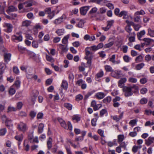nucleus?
Wrapping results in <instances>:
<instances>
[{
  "instance_id": "1",
  "label": "nucleus",
  "mask_w": 154,
  "mask_h": 154,
  "mask_svg": "<svg viewBox=\"0 0 154 154\" xmlns=\"http://www.w3.org/2000/svg\"><path fill=\"white\" fill-rule=\"evenodd\" d=\"M124 95L125 97H128L132 96L133 94V91L130 87L124 86L123 88Z\"/></svg>"
},
{
  "instance_id": "2",
  "label": "nucleus",
  "mask_w": 154,
  "mask_h": 154,
  "mask_svg": "<svg viewBox=\"0 0 154 154\" xmlns=\"http://www.w3.org/2000/svg\"><path fill=\"white\" fill-rule=\"evenodd\" d=\"M28 128L26 124L22 122H20L17 125V129L23 133L25 132Z\"/></svg>"
},
{
  "instance_id": "3",
  "label": "nucleus",
  "mask_w": 154,
  "mask_h": 154,
  "mask_svg": "<svg viewBox=\"0 0 154 154\" xmlns=\"http://www.w3.org/2000/svg\"><path fill=\"white\" fill-rule=\"evenodd\" d=\"M11 39L12 41L15 42H21L23 40L22 36L17 33L15 35L12 36Z\"/></svg>"
},
{
  "instance_id": "4",
  "label": "nucleus",
  "mask_w": 154,
  "mask_h": 154,
  "mask_svg": "<svg viewBox=\"0 0 154 154\" xmlns=\"http://www.w3.org/2000/svg\"><path fill=\"white\" fill-rule=\"evenodd\" d=\"M4 28V30L7 33H10L12 32L13 29V26L10 23H4L3 24Z\"/></svg>"
},
{
  "instance_id": "5",
  "label": "nucleus",
  "mask_w": 154,
  "mask_h": 154,
  "mask_svg": "<svg viewBox=\"0 0 154 154\" xmlns=\"http://www.w3.org/2000/svg\"><path fill=\"white\" fill-rule=\"evenodd\" d=\"M2 121L5 122L7 126L8 127L11 125H12V120L11 119L7 118L5 115L2 116Z\"/></svg>"
},
{
  "instance_id": "6",
  "label": "nucleus",
  "mask_w": 154,
  "mask_h": 154,
  "mask_svg": "<svg viewBox=\"0 0 154 154\" xmlns=\"http://www.w3.org/2000/svg\"><path fill=\"white\" fill-rule=\"evenodd\" d=\"M111 76L117 79H119L122 75V72L120 70H113L111 72Z\"/></svg>"
},
{
  "instance_id": "7",
  "label": "nucleus",
  "mask_w": 154,
  "mask_h": 154,
  "mask_svg": "<svg viewBox=\"0 0 154 154\" xmlns=\"http://www.w3.org/2000/svg\"><path fill=\"white\" fill-rule=\"evenodd\" d=\"M90 8V6H83L80 8V11L81 14L82 15H85Z\"/></svg>"
},
{
  "instance_id": "8",
  "label": "nucleus",
  "mask_w": 154,
  "mask_h": 154,
  "mask_svg": "<svg viewBox=\"0 0 154 154\" xmlns=\"http://www.w3.org/2000/svg\"><path fill=\"white\" fill-rule=\"evenodd\" d=\"M91 106L93 108L94 111L99 109L102 106V105L101 104H97L95 100H93L91 102Z\"/></svg>"
},
{
  "instance_id": "9",
  "label": "nucleus",
  "mask_w": 154,
  "mask_h": 154,
  "mask_svg": "<svg viewBox=\"0 0 154 154\" xmlns=\"http://www.w3.org/2000/svg\"><path fill=\"white\" fill-rule=\"evenodd\" d=\"M98 8L96 7L93 8L89 12V14L91 17H96V14L97 12Z\"/></svg>"
},
{
  "instance_id": "10",
  "label": "nucleus",
  "mask_w": 154,
  "mask_h": 154,
  "mask_svg": "<svg viewBox=\"0 0 154 154\" xmlns=\"http://www.w3.org/2000/svg\"><path fill=\"white\" fill-rule=\"evenodd\" d=\"M11 54L10 53H5L4 54V58L5 64H8L11 60Z\"/></svg>"
},
{
  "instance_id": "11",
  "label": "nucleus",
  "mask_w": 154,
  "mask_h": 154,
  "mask_svg": "<svg viewBox=\"0 0 154 154\" xmlns=\"http://www.w3.org/2000/svg\"><path fill=\"white\" fill-rule=\"evenodd\" d=\"M124 114V112H121L119 116L117 115H115L112 116V117L113 120L115 121L116 122L119 121L123 117Z\"/></svg>"
},
{
  "instance_id": "12",
  "label": "nucleus",
  "mask_w": 154,
  "mask_h": 154,
  "mask_svg": "<svg viewBox=\"0 0 154 154\" xmlns=\"http://www.w3.org/2000/svg\"><path fill=\"white\" fill-rule=\"evenodd\" d=\"M38 92L36 91H33V94L31 96L30 98L32 104L34 103L37 96L38 94Z\"/></svg>"
},
{
  "instance_id": "13",
  "label": "nucleus",
  "mask_w": 154,
  "mask_h": 154,
  "mask_svg": "<svg viewBox=\"0 0 154 154\" xmlns=\"http://www.w3.org/2000/svg\"><path fill=\"white\" fill-rule=\"evenodd\" d=\"M116 55L114 54L112 55L111 57L109 59V61L111 62L114 64H118L120 63V61L119 60L116 61L115 60Z\"/></svg>"
},
{
  "instance_id": "14",
  "label": "nucleus",
  "mask_w": 154,
  "mask_h": 154,
  "mask_svg": "<svg viewBox=\"0 0 154 154\" xmlns=\"http://www.w3.org/2000/svg\"><path fill=\"white\" fill-rule=\"evenodd\" d=\"M127 81V79L126 78H121L118 82V86L120 88H123L124 83Z\"/></svg>"
},
{
  "instance_id": "15",
  "label": "nucleus",
  "mask_w": 154,
  "mask_h": 154,
  "mask_svg": "<svg viewBox=\"0 0 154 154\" xmlns=\"http://www.w3.org/2000/svg\"><path fill=\"white\" fill-rule=\"evenodd\" d=\"M89 48H87L85 49L86 56L85 57V58L86 59H88L89 58H91L92 53L88 50Z\"/></svg>"
},
{
  "instance_id": "16",
  "label": "nucleus",
  "mask_w": 154,
  "mask_h": 154,
  "mask_svg": "<svg viewBox=\"0 0 154 154\" xmlns=\"http://www.w3.org/2000/svg\"><path fill=\"white\" fill-rule=\"evenodd\" d=\"M146 144L148 146H149L154 141V137H149L146 140Z\"/></svg>"
},
{
  "instance_id": "17",
  "label": "nucleus",
  "mask_w": 154,
  "mask_h": 154,
  "mask_svg": "<svg viewBox=\"0 0 154 154\" xmlns=\"http://www.w3.org/2000/svg\"><path fill=\"white\" fill-rule=\"evenodd\" d=\"M65 32V30L63 28L57 29L55 31V33L59 36L63 35Z\"/></svg>"
},
{
  "instance_id": "18",
  "label": "nucleus",
  "mask_w": 154,
  "mask_h": 154,
  "mask_svg": "<svg viewBox=\"0 0 154 154\" xmlns=\"http://www.w3.org/2000/svg\"><path fill=\"white\" fill-rule=\"evenodd\" d=\"M105 94L103 92H100L97 93L95 96L98 99H101L103 98L105 96Z\"/></svg>"
},
{
  "instance_id": "19",
  "label": "nucleus",
  "mask_w": 154,
  "mask_h": 154,
  "mask_svg": "<svg viewBox=\"0 0 154 154\" xmlns=\"http://www.w3.org/2000/svg\"><path fill=\"white\" fill-rule=\"evenodd\" d=\"M57 119L61 126L65 129H66L67 127L65 121L60 118H58Z\"/></svg>"
},
{
  "instance_id": "20",
  "label": "nucleus",
  "mask_w": 154,
  "mask_h": 154,
  "mask_svg": "<svg viewBox=\"0 0 154 154\" xmlns=\"http://www.w3.org/2000/svg\"><path fill=\"white\" fill-rule=\"evenodd\" d=\"M52 140L51 137H49L47 142V145L48 149L50 150L52 147Z\"/></svg>"
},
{
  "instance_id": "21",
  "label": "nucleus",
  "mask_w": 154,
  "mask_h": 154,
  "mask_svg": "<svg viewBox=\"0 0 154 154\" xmlns=\"http://www.w3.org/2000/svg\"><path fill=\"white\" fill-rule=\"evenodd\" d=\"M81 117L79 115H74L72 116V119L75 123L78 122L80 120Z\"/></svg>"
},
{
  "instance_id": "22",
  "label": "nucleus",
  "mask_w": 154,
  "mask_h": 154,
  "mask_svg": "<svg viewBox=\"0 0 154 154\" xmlns=\"http://www.w3.org/2000/svg\"><path fill=\"white\" fill-rule=\"evenodd\" d=\"M69 38V35H68L64 36L62 40V43L64 45L67 44L68 43V40Z\"/></svg>"
},
{
  "instance_id": "23",
  "label": "nucleus",
  "mask_w": 154,
  "mask_h": 154,
  "mask_svg": "<svg viewBox=\"0 0 154 154\" xmlns=\"http://www.w3.org/2000/svg\"><path fill=\"white\" fill-rule=\"evenodd\" d=\"M91 2L98 5H103L106 2V0H91Z\"/></svg>"
},
{
  "instance_id": "24",
  "label": "nucleus",
  "mask_w": 154,
  "mask_h": 154,
  "mask_svg": "<svg viewBox=\"0 0 154 154\" xmlns=\"http://www.w3.org/2000/svg\"><path fill=\"white\" fill-rule=\"evenodd\" d=\"M125 139V136L123 134H120L118 136L117 142L119 143L122 142Z\"/></svg>"
},
{
  "instance_id": "25",
  "label": "nucleus",
  "mask_w": 154,
  "mask_h": 154,
  "mask_svg": "<svg viewBox=\"0 0 154 154\" xmlns=\"http://www.w3.org/2000/svg\"><path fill=\"white\" fill-rule=\"evenodd\" d=\"M32 22L30 20H26L23 22L22 26L24 27H27L30 26Z\"/></svg>"
},
{
  "instance_id": "26",
  "label": "nucleus",
  "mask_w": 154,
  "mask_h": 154,
  "mask_svg": "<svg viewBox=\"0 0 154 154\" xmlns=\"http://www.w3.org/2000/svg\"><path fill=\"white\" fill-rule=\"evenodd\" d=\"M147 35L151 37H154V29L149 28L147 29Z\"/></svg>"
},
{
  "instance_id": "27",
  "label": "nucleus",
  "mask_w": 154,
  "mask_h": 154,
  "mask_svg": "<svg viewBox=\"0 0 154 154\" xmlns=\"http://www.w3.org/2000/svg\"><path fill=\"white\" fill-rule=\"evenodd\" d=\"M146 32L144 30H143L138 33L137 34L138 38L139 40H141V37L145 34Z\"/></svg>"
},
{
  "instance_id": "28",
  "label": "nucleus",
  "mask_w": 154,
  "mask_h": 154,
  "mask_svg": "<svg viewBox=\"0 0 154 154\" xmlns=\"http://www.w3.org/2000/svg\"><path fill=\"white\" fill-rule=\"evenodd\" d=\"M8 92L9 94L11 95H12L15 94L16 90L13 87V86H12L10 88Z\"/></svg>"
},
{
  "instance_id": "29",
  "label": "nucleus",
  "mask_w": 154,
  "mask_h": 154,
  "mask_svg": "<svg viewBox=\"0 0 154 154\" xmlns=\"http://www.w3.org/2000/svg\"><path fill=\"white\" fill-rule=\"evenodd\" d=\"M85 23V21L84 20H80L79 22L77 24V26L79 28H82Z\"/></svg>"
},
{
  "instance_id": "30",
  "label": "nucleus",
  "mask_w": 154,
  "mask_h": 154,
  "mask_svg": "<svg viewBox=\"0 0 154 154\" xmlns=\"http://www.w3.org/2000/svg\"><path fill=\"white\" fill-rule=\"evenodd\" d=\"M17 110V109L16 108L10 106L8 108L7 112L8 113L16 111Z\"/></svg>"
},
{
  "instance_id": "31",
  "label": "nucleus",
  "mask_w": 154,
  "mask_h": 154,
  "mask_svg": "<svg viewBox=\"0 0 154 154\" xmlns=\"http://www.w3.org/2000/svg\"><path fill=\"white\" fill-rule=\"evenodd\" d=\"M112 100L111 97L110 96H108L105 98L103 100V102L106 104L109 103Z\"/></svg>"
},
{
  "instance_id": "32",
  "label": "nucleus",
  "mask_w": 154,
  "mask_h": 154,
  "mask_svg": "<svg viewBox=\"0 0 154 154\" xmlns=\"http://www.w3.org/2000/svg\"><path fill=\"white\" fill-rule=\"evenodd\" d=\"M17 10V8L13 6H10L8 7V10L7 11V12L9 13V12L15 11Z\"/></svg>"
},
{
  "instance_id": "33",
  "label": "nucleus",
  "mask_w": 154,
  "mask_h": 154,
  "mask_svg": "<svg viewBox=\"0 0 154 154\" xmlns=\"http://www.w3.org/2000/svg\"><path fill=\"white\" fill-rule=\"evenodd\" d=\"M44 127V125L42 123H40L39 124L38 129V133L40 134L42 133L43 130V128Z\"/></svg>"
},
{
  "instance_id": "34",
  "label": "nucleus",
  "mask_w": 154,
  "mask_h": 154,
  "mask_svg": "<svg viewBox=\"0 0 154 154\" xmlns=\"http://www.w3.org/2000/svg\"><path fill=\"white\" fill-rule=\"evenodd\" d=\"M132 36H130L129 38V40L130 42H134L135 40V34L134 32L131 33Z\"/></svg>"
},
{
  "instance_id": "35",
  "label": "nucleus",
  "mask_w": 154,
  "mask_h": 154,
  "mask_svg": "<svg viewBox=\"0 0 154 154\" xmlns=\"http://www.w3.org/2000/svg\"><path fill=\"white\" fill-rule=\"evenodd\" d=\"M6 67V66L5 63L3 62H0V72H3Z\"/></svg>"
},
{
  "instance_id": "36",
  "label": "nucleus",
  "mask_w": 154,
  "mask_h": 154,
  "mask_svg": "<svg viewBox=\"0 0 154 154\" xmlns=\"http://www.w3.org/2000/svg\"><path fill=\"white\" fill-rule=\"evenodd\" d=\"M68 83L65 80L62 81L61 87L65 89H66L68 88Z\"/></svg>"
},
{
  "instance_id": "37",
  "label": "nucleus",
  "mask_w": 154,
  "mask_h": 154,
  "mask_svg": "<svg viewBox=\"0 0 154 154\" xmlns=\"http://www.w3.org/2000/svg\"><path fill=\"white\" fill-rule=\"evenodd\" d=\"M86 67L85 63H82L81 65L79 67V70L80 71L83 72L85 70V68Z\"/></svg>"
},
{
  "instance_id": "38",
  "label": "nucleus",
  "mask_w": 154,
  "mask_h": 154,
  "mask_svg": "<svg viewBox=\"0 0 154 154\" xmlns=\"http://www.w3.org/2000/svg\"><path fill=\"white\" fill-rule=\"evenodd\" d=\"M137 81V79L132 77H130L128 79V81L129 82L135 83H136Z\"/></svg>"
},
{
  "instance_id": "39",
  "label": "nucleus",
  "mask_w": 154,
  "mask_h": 154,
  "mask_svg": "<svg viewBox=\"0 0 154 154\" xmlns=\"http://www.w3.org/2000/svg\"><path fill=\"white\" fill-rule=\"evenodd\" d=\"M143 40L144 42L145 45H149L151 41L150 38H145Z\"/></svg>"
},
{
  "instance_id": "40",
  "label": "nucleus",
  "mask_w": 154,
  "mask_h": 154,
  "mask_svg": "<svg viewBox=\"0 0 154 154\" xmlns=\"http://www.w3.org/2000/svg\"><path fill=\"white\" fill-rule=\"evenodd\" d=\"M104 68L106 72H112L113 70L112 67L109 65L105 66Z\"/></svg>"
},
{
  "instance_id": "41",
  "label": "nucleus",
  "mask_w": 154,
  "mask_h": 154,
  "mask_svg": "<svg viewBox=\"0 0 154 154\" xmlns=\"http://www.w3.org/2000/svg\"><path fill=\"white\" fill-rule=\"evenodd\" d=\"M15 139L19 141H22L23 140V135L22 134L15 136Z\"/></svg>"
},
{
  "instance_id": "42",
  "label": "nucleus",
  "mask_w": 154,
  "mask_h": 154,
  "mask_svg": "<svg viewBox=\"0 0 154 154\" xmlns=\"http://www.w3.org/2000/svg\"><path fill=\"white\" fill-rule=\"evenodd\" d=\"M130 87H131L132 90V89H134V91H133V92L134 93L136 92L137 91H138L139 87L136 85H133Z\"/></svg>"
},
{
  "instance_id": "43",
  "label": "nucleus",
  "mask_w": 154,
  "mask_h": 154,
  "mask_svg": "<svg viewBox=\"0 0 154 154\" xmlns=\"http://www.w3.org/2000/svg\"><path fill=\"white\" fill-rule=\"evenodd\" d=\"M119 144V146L121 148L124 149L125 150H126L127 149L126 146L127 144H126L125 142H122L120 143Z\"/></svg>"
},
{
  "instance_id": "44",
  "label": "nucleus",
  "mask_w": 154,
  "mask_h": 154,
  "mask_svg": "<svg viewBox=\"0 0 154 154\" xmlns=\"http://www.w3.org/2000/svg\"><path fill=\"white\" fill-rule=\"evenodd\" d=\"M20 83L21 82L19 80H17L15 82V83L12 86H13V87L14 86H15L17 88H18L20 87Z\"/></svg>"
},
{
  "instance_id": "45",
  "label": "nucleus",
  "mask_w": 154,
  "mask_h": 154,
  "mask_svg": "<svg viewBox=\"0 0 154 154\" xmlns=\"http://www.w3.org/2000/svg\"><path fill=\"white\" fill-rule=\"evenodd\" d=\"M137 122V120L136 119L131 120L130 121L129 124L131 126L133 127L136 125Z\"/></svg>"
},
{
  "instance_id": "46",
  "label": "nucleus",
  "mask_w": 154,
  "mask_h": 154,
  "mask_svg": "<svg viewBox=\"0 0 154 154\" xmlns=\"http://www.w3.org/2000/svg\"><path fill=\"white\" fill-rule=\"evenodd\" d=\"M64 106L69 110H70L72 109V105L68 103H66L64 104Z\"/></svg>"
},
{
  "instance_id": "47",
  "label": "nucleus",
  "mask_w": 154,
  "mask_h": 154,
  "mask_svg": "<svg viewBox=\"0 0 154 154\" xmlns=\"http://www.w3.org/2000/svg\"><path fill=\"white\" fill-rule=\"evenodd\" d=\"M95 91L93 90L92 91L88 92L85 96V98L86 99H87L88 97L91 95L92 94L95 92Z\"/></svg>"
},
{
  "instance_id": "48",
  "label": "nucleus",
  "mask_w": 154,
  "mask_h": 154,
  "mask_svg": "<svg viewBox=\"0 0 154 154\" xmlns=\"http://www.w3.org/2000/svg\"><path fill=\"white\" fill-rule=\"evenodd\" d=\"M144 66V64L143 63H141L137 64L136 66V69L137 70H139L142 69Z\"/></svg>"
},
{
  "instance_id": "49",
  "label": "nucleus",
  "mask_w": 154,
  "mask_h": 154,
  "mask_svg": "<svg viewBox=\"0 0 154 154\" xmlns=\"http://www.w3.org/2000/svg\"><path fill=\"white\" fill-rule=\"evenodd\" d=\"M145 14V11L143 10H141L140 11H137L134 13L135 16L139 15H143Z\"/></svg>"
},
{
  "instance_id": "50",
  "label": "nucleus",
  "mask_w": 154,
  "mask_h": 154,
  "mask_svg": "<svg viewBox=\"0 0 154 154\" xmlns=\"http://www.w3.org/2000/svg\"><path fill=\"white\" fill-rule=\"evenodd\" d=\"M143 57L141 55H140L137 57L135 59V61L137 63H139L142 61Z\"/></svg>"
},
{
  "instance_id": "51",
  "label": "nucleus",
  "mask_w": 154,
  "mask_h": 154,
  "mask_svg": "<svg viewBox=\"0 0 154 154\" xmlns=\"http://www.w3.org/2000/svg\"><path fill=\"white\" fill-rule=\"evenodd\" d=\"M7 132V130L5 128H3L0 130V136L4 135Z\"/></svg>"
},
{
  "instance_id": "52",
  "label": "nucleus",
  "mask_w": 154,
  "mask_h": 154,
  "mask_svg": "<svg viewBox=\"0 0 154 154\" xmlns=\"http://www.w3.org/2000/svg\"><path fill=\"white\" fill-rule=\"evenodd\" d=\"M128 12L125 11H122L120 13L119 17H121L124 16H127Z\"/></svg>"
},
{
  "instance_id": "53",
  "label": "nucleus",
  "mask_w": 154,
  "mask_h": 154,
  "mask_svg": "<svg viewBox=\"0 0 154 154\" xmlns=\"http://www.w3.org/2000/svg\"><path fill=\"white\" fill-rule=\"evenodd\" d=\"M125 29L126 31L129 33V35H131V31L132 29L131 26H126L125 28Z\"/></svg>"
},
{
  "instance_id": "54",
  "label": "nucleus",
  "mask_w": 154,
  "mask_h": 154,
  "mask_svg": "<svg viewBox=\"0 0 154 154\" xmlns=\"http://www.w3.org/2000/svg\"><path fill=\"white\" fill-rule=\"evenodd\" d=\"M36 114V112L34 111H32L30 112L29 116L32 119L34 118Z\"/></svg>"
},
{
  "instance_id": "55",
  "label": "nucleus",
  "mask_w": 154,
  "mask_h": 154,
  "mask_svg": "<svg viewBox=\"0 0 154 154\" xmlns=\"http://www.w3.org/2000/svg\"><path fill=\"white\" fill-rule=\"evenodd\" d=\"M104 73L102 70H101L96 74L97 77L98 78L102 77Z\"/></svg>"
},
{
  "instance_id": "56",
  "label": "nucleus",
  "mask_w": 154,
  "mask_h": 154,
  "mask_svg": "<svg viewBox=\"0 0 154 154\" xmlns=\"http://www.w3.org/2000/svg\"><path fill=\"white\" fill-rule=\"evenodd\" d=\"M55 15V11H52V12L48 14V17L50 19H52Z\"/></svg>"
},
{
  "instance_id": "57",
  "label": "nucleus",
  "mask_w": 154,
  "mask_h": 154,
  "mask_svg": "<svg viewBox=\"0 0 154 154\" xmlns=\"http://www.w3.org/2000/svg\"><path fill=\"white\" fill-rule=\"evenodd\" d=\"M141 146H134L132 148V151L134 153H136L137 151L138 148H140L141 147Z\"/></svg>"
},
{
  "instance_id": "58",
  "label": "nucleus",
  "mask_w": 154,
  "mask_h": 154,
  "mask_svg": "<svg viewBox=\"0 0 154 154\" xmlns=\"http://www.w3.org/2000/svg\"><path fill=\"white\" fill-rule=\"evenodd\" d=\"M147 102V100L146 98L143 97L142 98L140 101V103L141 104H143L146 103Z\"/></svg>"
},
{
  "instance_id": "59",
  "label": "nucleus",
  "mask_w": 154,
  "mask_h": 154,
  "mask_svg": "<svg viewBox=\"0 0 154 154\" xmlns=\"http://www.w3.org/2000/svg\"><path fill=\"white\" fill-rule=\"evenodd\" d=\"M24 5L25 7H30L32 5V2L31 1L25 2L24 3Z\"/></svg>"
},
{
  "instance_id": "60",
  "label": "nucleus",
  "mask_w": 154,
  "mask_h": 154,
  "mask_svg": "<svg viewBox=\"0 0 154 154\" xmlns=\"http://www.w3.org/2000/svg\"><path fill=\"white\" fill-rule=\"evenodd\" d=\"M152 60V56L148 54L145 57V60L147 62H149L151 60Z\"/></svg>"
},
{
  "instance_id": "61",
  "label": "nucleus",
  "mask_w": 154,
  "mask_h": 154,
  "mask_svg": "<svg viewBox=\"0 0 154 154\" xmlns=\"http://www.w3.org/2000/svg\"><path fill=\"white\" fill-rule=\"evenodd\" d=\"M32 46L35 48H37L38 47V42L35 40L33 41L32 43Z\"/></svg>"
},
{
  "instance_id": "62",
  "label": "nucleus",
  "mask_w": 154,
  "mask_h": 154,
  "mask_svg": "<svg viewBox=\"0 0 154 154\" xmlns=\"http://www.w3.org/2000/svg\"><path fill=\"white\" fill-rule=\"evenodd\" d=\"M128 47L126 45H123L122 47V50L124 53H126L127 52Z\"/></svg>"
},
{
  "instance_id": "63",
  "label": "nucleus",
  "mask_w": 154,
  "mask_h": 154,
  "mask_svg": "<svg viewBox=\"0 0 154 154\" xmlns=\"http://www.w3.org/2000/svg\"><path fill=\"white\" fill-rule=\"evenodd\" d=\"M63 21L58 18L54 21V23L56 24L57 25L60 24Z\"/></svg>"
},
{
  "instance_id": "64",
  "label": "nucleus",
  "mask_w": 154,
  "mask_h": 154,
  "mask_svg": "<svg viewBox=\"0 0 154 154\" xmlns=\"http://www.w3.org/2000/svg\"><path fill=\"white\" fill-rule=\"evenodd\" d=\"M154 125V122H151L150 121H148L146 122L145 124L146 126L152 125Z\"/></svg>"
}]
</instances>
